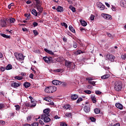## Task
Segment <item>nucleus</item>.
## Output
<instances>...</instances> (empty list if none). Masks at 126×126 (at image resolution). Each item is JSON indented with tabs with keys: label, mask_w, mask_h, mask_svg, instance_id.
<instances>
[{
	"label": "nucleus",
	"mask_w": 126,
	"mask_h": 126,
	"mask_svg": "<svg viewBox=\"0 0 126 126\" xmlns=\"http://www.w3.org/2000/svg\"><path fill=\"white\" fill-rule=\"evenodd\" d=\"M114 90L120 92L123 90V83L120 81H116L114 84Z\"/></svg>",
	"instance_id": "obj_1"
},
{
	"label": "nucleus",
	"mask_w": 126,
	"mask_h": 126,
	"mask_svg": "<svg viewBox=\"0 0 126 126\" xmlns=\"http://www.w3.org/2000/svg\"><path fill=\"white\" fill-rule=\"evenodd\" d=\"M57 89V87L52 86L46 88L44 91L46 93H54V92H56Z\"/></svg>",
	"instance_id": "obj_2"
},
{
	"label": "nucleus",
	"mask_w": 126,
	"mask_h": 126,
	"mask_svg": "<svg viewBox=\"0 0 126 126\" xmlns=\"http://www.w3.org/2000/svg\"><path fill=\"white\" fill-rule=\"evenodd\" d=\"M65 66L67 67V68H70V67H72L73 69V68H75V64H74L73 62H70L66 60L65 62Z\"/></svg>",
	"instance_id": "obj_3"
},
{
	"label": "nucleus",
	"mask_w": 126,
	"mask_h": 126,
	"mask_svg": "<svg viewBox=\"0 0 126 126\" xmlns=\"http://www.w3.org/2000/svg\"><path fill=\"white\" fill-rule=\"evenodd\" d=\"M43 60H44V62H45V63H54V59H53V58H52L51 57H43Z\"/></svg>",
	"instance_id": "obj_4"
},
{
	"label": "nucleus",
	"mask_w": 126,
	"mask_h": 126,
	"mask_svg": "<svg viewBox=\"0 0 126 126\" xmlns=\"http://www.w3.org/2000/svg\"><path fill=\"white\" fill-rule=\"evenodd\" d=\"M49 117L50 116L41 115V120H43L44 123H50L51 118Z\"/></svg>",
	"instance_id": "obj_5"
},
{
	"label": "nucleus",
	"mask_w": 126,
	"mask_h": 126,
	"mask_svg": "<svg viewBox=\"0 0 126 126\" xmlns=\"http://www.w3.org/2000/svg\"><path fill=\"white\" fill-rule=\"evenodd\" d=\"M115 59H116V57H115V56L110 54H108L106 55V60L107 61H110V62H115Z\"/></svg>",
	"instance_id": "obj_6"
},
{
	"label": "nucleus",
	"mask_w": 126,
	"mask_h": 126,
	"mask_svg": "<svg viewBox=\"0 0 126 126\" xmlns=\"http://www.w3.org/2000/svg\"><path fill=\"white\" fill-rule=\"evenodd\" d=\"M16 59L18 60V61H23L24 60V56L23 54L20 53L15 56Z\"/></svg>",
	"instance_id": "obj_7"
},
{
	"label": "nucleus",
	"mask_w": 126,
	"mask_h": 126,
	"mask_svg": "<svg viewBox=\"0 0 126 126\" xmlns=\"http://www.w3.org/2000/svg\"><path fill=\"white\" fill-rule=\"evenodd\" d=\"M101 16L104 18V19H107V20H112V16L111 15H109L108 14H104L102 13L101 14Z\"/></svg>",
	"instance_id": "obj_8"
},
{
	"label": "nucleus",
	"mask_w": 126,
	"mask_h": 126,
	"mask_svg": "<svg viewBox=\"0 0 126 126\" xmlns=\"http://www.w3.org/2000/svg\"><path fill=\"white\" fill-rule=\"evenodd\" d=\"M20 85H21V83H17L16 82L11 84V87H13L14 88H17V87H19Z\"/></svg>",
	"instance_id": "obj_9"
},
{
	"label": "nucleus",
	"mask_w": 126,
	"mask_h": 126,
	"mask_svg": "<svg viewBox=\"0 0 126 126\" xmlns=\"http://www.w3.org/2000/svg\"><path fill=\"white\" fill-rule=\"evenodd\" d=\"M50 112H51V109L50 108H46L43 110L44 114H42V115L50 116L49 114Z\"/></svg>",
	"instance_id": "obj_10"
},
{
	"label": "nucleus",
	"mask_w": 126,
	"mask_h": 126,
	"mask_svg": "<svg viewBox=\"0 0 126 126\" xmlns=\"http://www.w3.org/2000/svg\"><path fill=\"white\" fill-rule=\"evenodd\" d=\"M0 25L1 27H6V21L4 19H1L0 20Z\"/></svg>",
	"instance_id": "obj_11"
},
{
	"label": "nucleus",
	"mask_w": 126,
	"mask_h": 126,
	"mask_svg": "<svg viewBox=\"0 0 126 126\" xmlns=\"http://www.w3.org/2000/svg\"><path fill=\"white\" fill-rule=\"evenodd\" d=\"M84 111L85 113H89L90 112V105H85L84 107Z\"/></svg>",
	"instance_id": "obj_12"
},
{
	"label": "nucleus",
	"mask_w": 126,
	"mask_h": 126,
	"mask_svg": "<svg viewBox=\"0 0 126 126\" xmlns=\"http://www.w3.org/2000/svg\"><path fill=\"white\" fill-rule=\"evenodd\" d=\"M37 10H38V15H41V13L43 12V10H44L43 7H41L40 5H38L36 6Z\"/></svg>",
	"instance_id": "obj_13"
},
{
	"label": "nucleus",
	"mask_w": 126,
	"mask_h": 126,
	"mask_svg": "<svg viewBox=\"0 0 126 126\" xmlns=\"http://www.w3.org/2000/svg\"><path fill=\"white\" fill-rule=\"evenodd\" d=\"M52 84L54 85H61L62 84V82L58 80H55L52 81Z\"/></svg>",
	"instance_id": "obj_14"
},
{
	"label": "nucleus",
	"mask_w": 126,
	"mask_h": 126,
	"mask_svg": "<svg viewBox=\"0 0 126 126\" xmlns=\"http://www.w3.org/2000/svg\"><path fill=\"white\" fill-rule=\"evenodd\" d=\"M115 106L116 108H118V109L120 110H123V109H124V106L120 103H116Z\"/></svg>",
	"instance_id": "obj_15"
},
{
	"label": "nucleus",
	"mask_w": 126,
	"mask_h": 126,
	"mask_svg": "<svg viewBox=\"0 0 126 126\" xmlns=\"http://www.w3.org/2000/svg\"><path fill=\"white\" fill-rule=\"evenodd\" d=\"M85 52L82 51L80 50H78L74 52V55L76 56H78V55H80V54H84Z\"/></svg>",
	"instance_id": "obj_16"
},
{
	"label": "nucleus",
	"mask_w": 126,
	"mask_h": 126,
	"mask_svg": "<svg viewBox=\"0 0 126 126\" xmlns=\"http://www.w3.org/2000/svg\"><path fill=\"white\" fill-rule=\"evenodd\" d=\"M70 98L71 99V100H73V101L76 100L77 99V98H78V95H77V94H72L70 96Z\"/></svg>",
	"instance_id": "obj_17"
},
{
	"label": "nucleus",
	"mask_w": 126,
	"mask_h": 126,
	"mask_svg": "<svg viewBox=\"0 0 126 126\" xmlns=\"http://www.w3.org/2000/svg\"><path fill=\"white\" fill-rule=\"evenodd\" d=\"M58 12H63V8L61 6H58L56 9Z\"/></svg>",
	"instance_id": "obj_18"
},
{
	"label": "nucleus",
	"mask_w": 126,
	"mask_h": 126,
	"mask_svg": "<svg viewBox=\"0 0 126 126\" xmlns=\"http://www.w3.org/2000/svg\"><path fill=\"white\" fill-rule=\"evenodd\" d=\"M23 86L25 88H28L29 87H30V86H31V84H30V83L29 82H25L24 83Z\"/></svg>",
	"instance_id": "obj_19"
},
{
	"label": "nucleus",
	"mask_w": 126,
	"mask_h": 126,
	"mask_svg": "<svg viewBox=\"0 0 126 126\" xmlns=\"http://www.w3.org/2000/svg\"><path fill=\"white\" fill-rule=\"evenodd\" d=\"M0 36H1L2 37H3V38H6V39H10L11 36L10 35H7L5 34L4 33H0Z\"/></svg>",
	"instance_id": "obj_20"
},
{
	"label": "nucleus",
	"mask_w": 126,
	"mask_h": 126,
	"mask_svg": "<svg viewBox=\"0 0 126 126\" xmlns=\"http://www.w3.org/2000/svg\"><path fill=\"white\" fill-rule=\"evenodd\" d=\"M120 4L123 7H126V0H122L120 2Z\"/></svg>",
	"instance_id": "obj_21"
},
{
	"label": "nucleus",
	"mask_w": 126,
	"mask_h": 126,
	"mask_svg": "<svg viewBox=\"0 0 126 126\" xmlns=\"http://www.w3.org/2000/svg\"><path fill=\"white\" fill-rule=\"evenodd\" d=\"M80 22L81 24V25L84 26V27H85V26H87V23L85 21H82V20H80Z\"/></svg>",
	"instance_id": "obj_22"
},
{
	"label": "nucleus",
	"mask_w": 126,
	"mask_h": 126,
	"mask_svg": "<svg viewBox=\"0 0 126 126\" xmlns=\"http://www.w3.org/2000/svg\"><path fill=\"white\" fill-rule=\"evenodd\" d=\"M32 13L34 15V16H38V12H37V11L35 10V9H33L32 10Z\"/></svg>",
	"instance_id": "obj_23"
},
{
	"label": "nucleus",
	"mask_w": 126,
	"mask_h": 126,
	"mask_svg": "<svg viewBox=\"0 0 126 126\" xmlns=\"http://www.w3.org/2000/svg\"><path fill=\"white\" fill-rule=\"evenodd\" d=\"M44 51L45 52H46L48 54H49L50 55H54V52H53V51L51 50H49L47 48L44 49Z\"/></svg>",
	"instance_id": "obj_24"
},
{
	"label": "nucleus",
	"mask_w": 126,
	"mask_h": 126,
	"mask_svg": "<svg viewBox=\"0 0 126 126\" xmlns=\"http://www.w3.org/2000/svg\"><path fill=\"white\" fill-rule=\"evenodd\" d=\"M110 77V75L108 74L104 75L101 77V79H107V78H109Z\"/></svg>",
	"instance_id": "obj_25"
},
{
	"label": "nucleus",
	"mask_w": 126,
	"mask_h": 126,
	"mask_svg": "<svg viewBox=\"0 0 126 126\" xmlns=\"http://www.w3.org/2000/svg\"><path fill=\"white\" fill-rule=\"evenodd\" d=\"M69 29L73 33H75V30L74 29V28H73V27H72V26H69Z\"/></svg>",
	"instance_id": "obj_26"
},
{
	"label": "nucleus",
	"mask_w": 126,
	"mask_h": 126,
	"mask_svg": "<svg viewBox=\"0 0 126 126\" xmlns=\"http://www.w3.org/2000/svg\"><path fill=\"white\" fill-rule=\"evenodd\" d=\"M6 70H9L10 69H12V65L11 64H9L6 67Z\"/></svg>",
	"instance_id": "obj_27"
},
{
	"label": "nucleus",
	"mask_w": 126,
	"mask_h": 126,
	"mask_svg": "<svg viewBox=\"0 0 126 126\" xmlns=\"http://www.w3.org/2000/svg\"><path fill=\"white\" fill-rule=\"evenodd\" d=\"M30 107H36V102H35V101H34V100H32Z\"/></svg>",
	"instance_id": "obj_28"
},
{
	"label": "nucleus",
	"mask_w": 126,
	"mask_h": 126,
	"mask_svg": "<svg viewBox=\"0 0 126 126\" xmlns=\"http://www.w3.org/2000/svg\"><path fill=\"white\" fill-rule=\"evenodd\" d=\"M69 9H71V10H72V11L73 12H75V11H76L75 7L72 6V5H70L69 7Z\"/></svg>",
	"instance_id": "obj_29"
},
{
	"label": "nucleus",
	"mask_w": 126,
	"mask_h": 126,
	"mask_svg": "<svg viewBox=\"0 0 126 126\" xmlns=\"http://www.w3.org/2000/svg\"><path fill=\"white\" fill-rule=\"evenodd\" d=\"M15 79H17V80H22L23 79V77L16 76L14 77Z\"/></svg>",
	"instance_id": "obj_30"
},
{
	"label": "nucleus",
	"mask_w": 126,
	"mask_h": 126,
	"mask_svg": "<svg viewBox=\"0 0 126 126\" xmlns=\"http://www.w3.org/2000/svg\"><path fill=\"white\" fill-rule=\"evenodd\" d=\"M24 15L25 17H27V18L26 19V20H27L28 19H30V16H31V14L26 13L24 14Z\"/></svg>",
	"instance_id": "obj_31"
},
{
	"label": "nucleus",
	"mask_w": 126,
	"mask_h": 126,
	"mask_svg": "<svg viewBox=\"0 0 126 126\" xmlns=\"http://www.w3.org/2000/svg\"><path fill=\"white\" fill-rule=\"evenodd\" d=\"M63 108L65 110H68V109H69V108H70V105L69 104H66L63 106Z\"/></svg>",
	"instance_id": "obj_32"
},
{
	"label": "nucleus",
	"mask_w": 126,
	"mask_h": 126,
	"mask_svg": "<svg viewBox=\"0 0 126 126\" xmlns=\"http://www.w3.org/2000/svg\"><path fill=\"white\" fill-rule=\"evenodd\" d=\"M65 117H67V118H70L72 116V114L71 113L67 112L65 114Z\"/></svg>",
	"instance_id": "obj_33"
},
{
	"label": "nucleus",
	"mask_w": 126,
	"mask_h": 126,
	"mask_svg": "<svg viewBox=\"0 0 126 126\" xmlns=\"http://www.w3.org/2000/svg\"><path fill=\"white\" fill-rule=\"evenodd\" d=\"M10 23H14L15 22V19L14 18H10L9 19Z\"/></svg>",
	"instance_id": "obj_34"
},
{
	"label": "nucleus",
	"mask_w": 126,
	"mask_h": 126,
	"mask_svg": "<svg viewBox=\"0 0 126 126\" xmlns=\"http://www.w3.org/2000/svg\"><path fill=\"white\" fill-rule=\"evenodd\" d=\"M88 83H90V84H91V85H93V86H95L96 82L90 81L88 82Z\"/></svg>",
	"instance_id": "obj_35"
},
{
	"label": "nucleus",
	"mask_w": 126,
	"mask_h": 126,
	"mask_svg": "<svg viewBox=\"0 0 126 126\" xmlns=\"http://www.w3.org/2000/svg\"><path fill=\"white\" fill-rule=\"evenodd\" d=\"M94 113L95 114H100V109L98 108L94 109Z\"/></svg>",
	"instance_id": "obj_36"
},
{
	"label": "nucleus",
	"mask_w": 126,
	"mask_h": 126,
	"mask_svg": "<svg viewBox=\"0 0 126 126\" xmlns=\"http://www.w3.org/2000/svg\"><path fill=\"white\" fill-rule=\"evenodd\" d=\"M44 100H45V101H47V102H51V101H52V99L49 97H44Z\"/></svg>",
	"instance_id": "obj_37"
},
{
	"label": "nucleus",
	"mask_w": 126,
	"mask_h": 126,
	"mask_svg": "<svg viewBox=\"0 0 126 126\" xmlns=\"http://www.w3.org/2000/svg\"><path fill=\"white\" fill-rule=\"evenodd\" d=\"M61 24L62 26H64L65 28H67V24H66V23L63 22V23H61Z\"/></svg>",
	"instance_id": "obj_38"
},
{
	"label": "nucleus",
	"mask_w": 126,
	"mask_h": 126,
	"mask_svg": "<svg viewBox=\"0 0 126 126\" xmlns=\"http://www.w3.org/2000/svg\"><path fill=\"white\" fill-rule=\"evenodd\" d=\"M60 126H67V125L65 122H60Z\"/></svg>",
	"instance_id": "obj_39"
},
{
	"label": "nucleus",
	"mask_w": 126,
	"mask_h": 126,
	"mask_svg": "<svg viewBox=\"0 0 126 126\" xmlns=\"http://www.w3.org/2000/svg\"><path fill=\"white\" fill-rule=\"evenodd\" d=\"M15 107L16 108V111H19L21 109L20 106L19 105H15Z\"/></svg>",
	"instance_id": "obj_40"
},
{
	"label": "nucleus",
	"mask_w": 126,
	"mask_h": 126,
	"mask_svg": "<svg viewBox=\"0 0 126 126\" xmlns=\"http://www.w3.org/2000/svg\"><path fill=\"white\" fill-rule=\"evenodd\" d=\"M35 2H36V5H40L41 2H40V0H34Z\"/></svg>",
	"instance_id": "obj_41"
},
{
	"label": "nucleus",
	"mask_w": 126,
	"mask_h": 126,
	"mask_svg": "<svg viewBox=\"0 0 126 126\" xmlns=\"http://www.w3.org/2000/svg\"><path fill=\"white\" fill-rule=\"evenodd\" d=\"M32 126H39V123L38 122H34L33 123L31 124Z\"/></svg>",
	"instance_id": "obj_42"
},
{
	"label": "nucleus",
	"mask_w": 126,
	"mask_h": 126,
	"mask_svg": "<svg viewBox=\"0 0 126 126\" xmlns=\"http://www.w3.org/2000/svg\"><path fill=\"white\" fill-rule=\"evenodd\" d=\"M92 100L93 102V103H96L97 101H96V97L93 96L92 97Z\"/></svg>",
	"instance_id": "obj_43"
},
{
	"label": "nucleus",
	"mask_w": 126,
	"mask_h": 126,
	"mask_svg": "<svg viewBox=\"0 0 126 126\" xmlns=\"http://www.w3.org/2000/svg\"><path fill=\"white\" fill-rule=\"evenodd\" d=\"M33 32L34 36H37V35L39 34V32H38L36 30H33Z\"/></svg>",
	"instance_id": "obj_44"
},
{
	"label": "nucleus",
	"mask_w": 126,
	"mask_h": 126,
	"mask_svg": "<svg viewBox=\"0 0 126 126\" xmlns=\"http://www.w3.org/2000/svg\"><path fill=\"white\" fill-rule=\"evenodd\" d=\"M81 101H83V98H82V97H80L77 100V103H80Z\"/></svg>",
	"instance_id": "obj_45"
},
{
	"label": "nucleus",
	"mask_w": 126,
	"mask_h": 126,
	"mask_svg": "<svg viewBox=\"0 0 126 126\" xmlns=\"http://www.w3.org/2000/svg\"><path fill=\"white\" fill-rule=\"evenodd\" d=\"M95 94H96V95H101V94H102V93L99 90L96 91L95 92Z\"/></svg>",
	"instance_id": "obj_46"
},
{
	"label": "nucleus",
	"mask_w": 126,
	"mask_h": 126,
	"mask_svg": "<svg viewBox=\"0 0 126 126\" xmlns=\"http://www.w3.org/2000/svg\"><path fill=\"white\" fill-rule=\"evenodd\" d=\"M86 80H88L89 81H91V80H93V77H87L86 78Z\"/></svg>",
	"instance_id": "obj_47"
},
{
	"label": "nucleus",
	"mask_w": 126,
	"mask_h": 126,
	"mask_svg": "<svg viewBox=\"0 0 126 126\" xmlns=\"http://www.w3.org/2000/svg\"><path fill=\"white\" fill-rule=\"evenodd\" d=\"M32 25H33V27H36V26H38V23H37L36 22H34L32 23Z\"/></svg>",
	"instance_id": "obj_48"
},
{
	"label": "nucleus",
	"mask_w": 126,
	"mask_h": 126,
	"mask_svg": "<svg viewBox=\"0 0 126 126\" xmlns=\"http://www.w3.org/2000/svg\"><path fill=\"white\" fill-rule=\"evenodd\" d=\"M90 120L92 122H96V119L94 117H91Z\"/></svg>",
	"instance_id": "obj_49"
},
{
	"label": "nucleus",
	"mask_w": 126,
	"mask_h": 126,
	"mask_svg": "<svg viewBox=\"0 0 126 126\" xmlns=\"http://www.w3.org/2000/svg\"><path fill=\"white\" fill-rule=\"evenodd\" d=\"M85 93H86V94H90L91 93V91L89 90H85L84 91Z\"/></svg>",
	"instance_id": "obj_50"
},
{
	"label": "nucleus",
	"mask_w": 126,
	"mask_h": 126,
	"mask_svg": "<svg viewBox=\"0 0 126 126\" xmlns=\"http://www.w3.org/2000/svg\"><path fill=\"white\" fill-rule=\"evenodd\" d=\"M73 48H74L75 49L76 48H77V43L74 42V43H73Z\"/></svg>",
	"instance_id": "obj_51"
},
{
	"label": "nucleus",
	"mask_w": 126,
	"mask_h": 126,
	"mask_svg": "<svg viewBox=\"0 0 126 126\" xmlns=\"http://www.w3.org/2000/svg\"><path fill=\"white\" fill-rule=\"evenodd\" d=\"M4 108V104L0 103V109H3Z\"/></svg>",
	"instance_id": "obj_52"
},
{
	"label": "nucleus",
	"mask_w": 126,
	"mask_h": 126,
	"mask_svg": "<svg viewBox=\"0 0 126 126\" xmlns=\"http://www.w3.org/2000/svg\"><path fill=\"white\" fill-rule=\"evenodd\" d=\"M90 18H91V20L93 21L94 20V19L95 18V16H94V15H91Z\"/></svg>",
	"instance_id": "obj_53"
},
{
	"label": "nucleus",
	"mask_w": 126,
	"mask_h": 126,
	"mask_svg": "<svg viewBox=\"0 0 126 126\" xmlns=\"http://www.w3.org/2000/svg\"><path fill=\"white\" fill-rule=\"evenodd\" d=\"M0 70L1 71H4V70H5V68L4 67L1 66L0 67Z\"/></svg>",
	"instance_id": "obj_54"
},
{
	"label": "nucleus",
	"mask_w": 126,
	"mask_h": 126,
	"mask_svg": "<svg viewBox=\"0 0 126 126\" xmlns=\"http://www.w3.org/2000/svg\"><path fill=\"white\" fill-rule=\"evenodd\" d=\"M26 107H30V106H31V105H30V103H28V102H27L25 104Z\"/></svg>",
	"instance_id": "obj_55"
},
{
	"label": "nucleus",
	"mask_w": 126,
	"mask_h": 126,
	"mask_svg": "<svg viewBox=\"0 0 126 126\" xmlns=\"http://www.w3.org/2000/svg\"><path fill=\"white\" fill-rule=\"evenodd\" d=\"M62 71V69H57L55 70V72H61Z\"/></svg>",
	"instance_id": "obj_56"
},
{
	"label": "nucleus",
	"mask_w": 126,
	"mask_h": 126,
	"mask_svg": "<svg viewBox=\"0 0 126 126\" xmlns=\"http://www.w3.org/2000/svg\"><path fill=\"white\" fill-rule=\"evenodd\" d=\"M54 118L55 120L61 119V117H59L58 115H56Z\"/></svg>",
	"instance_id": "obj_57"
},
{
	"label": "nucleus",
	"mask_w": 126,
	"mask_h": 126,
	"mask_svg": "<svg viewBox=\"0 0 126 126\" xmlns=\"http://www.w3.org/2000/svg\"><path fill=\"white\" fill-rule=\"evenodd\" d=\"M121 58L122 59H123V60H126V54L125 55H121Z\"/></svg>",
	"instance_id": "obj_58"
},
{
	"label": "nucleus",
	"mask_w": 126,
	"mask_h": 126,
	"mask_svg": "<svg viewBox=\"0 0 126 126\" xmlns=\"http://www.w3.org/2000/svg\"><path fill=\"white\" fill-rule=\"evenodd\" d=\"M34 76V75L32 73L30 74L29 77L31 78L32 79H33V77Z\"/></svg>",
	"instance_id": "obj_59"
},
{
	"label": "nucleus",
	"mask_w": 126,
	"mask_h": 126,
	"mask_svg": "<svg viewBox=\"0 0 126 126\" xmlns=\"http://www.w3.org/2000/svg\"><path fill=\"white\" fill-rule=\"evenodd\" d=\"M110 126H121L120 125V123H117V124H115L114 125H111Z\"/></svg>",
	"instance_id": "obj_60"
},
{
	"label": "nucleus",
	"mask_w": 126,
	"mask_h": 126,
	"mask_svg": "<svg viewBox=\"0 0 126 126\" xmlns=\"http://www.w3.org/2000/svg\"><path fill=\"white\" fill-rule=\"evenodd\" d=\"M32 2V1H31V0H29L26 1V3L27 4H30V3H31Z\"/></svg>",
	"instance_id": "obj_61"
},
{
	"label": "nucleus",
	"mask_w": 126,
	"mask_h": 126,
	"mask_svg": "<svg viewBox=\"0 0 126 126\" xmlns=\"http://www.w3.org/2000/svg\"><path fill=\"white\" fill-rule=\"evenodd\" d=\"M39 123L40 125H44V122H43V121L39 120Z\"/></svg>",
	"instance_id": "obj_62"
},
{
	"label": "nucleus",
	"mask_w": 126,
	"mask_h": 126,
	"mask_svg": "<svg viewBox=\"0 0 126 126\" xmlns=\"http://www.w3.org/2000/svg\"><path fill=\"white\" fill-rule=\"evenodd\" d=\"M106 35H107L108 37H112V34L109 32H106Z\"/></svg>",
	"instance_id": "obj_63"
},
{
	"label": "nucleus",
	"mask_w": 126,
	"mask_h": 126,
	"mask_svg": "<svg viewBox=\"0 0 126 126\" xmlns=\"http://www.w3.org/2000/svg\"><path fill=\"white\" fill-rule=\"evenodd\" d=\"M27 121H31V116H30L27 118Z\"/></svg>",
	"instance_id": "obj_64"
}]
</instances>
